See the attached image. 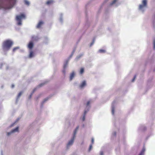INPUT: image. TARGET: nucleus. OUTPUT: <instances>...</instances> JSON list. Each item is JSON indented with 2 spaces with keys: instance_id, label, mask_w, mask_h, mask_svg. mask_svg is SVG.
Returning <instances> with one entry per match:
<instances>
[{
  "instance_id": "obj_26",
  "label": "nucleus",
  "mask_w": 155,
  "mask_h": 155,
  "mask_svg": "<svg viewBox=\"0 0 155 155\" xmlns=\"http://www.w3.org/2000/svg\"><path fill=\"white\" fill-rule=\"evenodd\" d=\"M24 2H25V4L26 5L29 6L30 5V2L28 1L27 0H24Z\"/></svg>"
},
{
  "instance_id": "obj_28",
  "label": "nucleus",
  "mask_w": 155,
  "mask_h": 155,
  "mask_svg": "<svg viewBox=\"0 0 155 155\" xmlns=\"http://www.w3.org/2000/svg\"><path fill=\"white\" fill-rule=\"evenodd\" d=\"M98 52L100 53H104L106 52V51L103 49H100L98 50Z\"/></svg>"
},
{
  "instance_id": "obj_32",
  "label": "nucleus",
  "mask_w": 155,
  "mask_h": 155,
  "mask_svg": "<svg viewBox=\"0 0 155 155\" xmlns=\"http://www.w3.org/2000/svg\"><path fill=\"white\" fill-rule=\"evenodd\" d=\"M95 41V40L94 39L93 41V42L91 44V45H90V46H91L92 45H93V44H94V42Z\"/></svg>"
},
{
  "instance_id": "obj_27",
  "label": "nucleus",
  "mask_w": 155,
  "mask_h": 155,
  "mask_svg": "<svg viewBox=\"0 0 155 155\" xmlns=\"http://www.w3.org/2000/svg\"><path fill=\"white\" fill-rule=\"evenodd\" d=\"M84 68H81V69H80V74H82L84 72Z\"/></svg>"
},
{
  "instance_id": "obj_3",
  "label": "nucleus",
  "mask_w": 155,
  "mask_h": 155,
  "mask_svg": "<svg viewBox=\"0 0 155 155\" xmlns=\"http://www.w3.org/2000/svg\"><path fill=\"white\" fill-rule=\"evenodd\" d=\"M13 44V42L10 40H7L4 41L2 44V48L4 51H8Z\"/></svg>"
},
{
  "instance_id": "obj_20",
  "label": "nucleus",
  "mask_w": 155,
  "mask_h": 155,
  "mask_svg": "<svg viewBox=\"0 0 155 155\" xmlns=\"http://www.w3.org/2000/svg\"><path fill=\"white\" fill-rule=\"evenodd\" d=\"M145 151V148L143 147L142 150L140 153L139 155H143L144 153V152Z\"/></svg>"
},
{
  "instance_id": "obj_39",
  "label": "nucleus",
  "mask_w": 155,
  "mask_h": 155,
  "mask_svg": "<svg viewBox=\"0 0 155 155\" xmlns=\"http://www.w3.org/2000/svg\"><path fill=\"white\" fill-rule=\"evenodd\" d=\"M104 153L102 151H101L100 153V155H103Z\"/></svg>"
},
{
  "instance_id": "obj_2",
  "label": "nucleus",
  "mask_w": 155,
  "mask_h": 155,
  "mask_svg": "<svg viewBox=\"0 0 155 155\" xmlns=\"http://www.w3.org/2000/svg\"><path fill=\"white\" fill-rule=\"evenodd\" d=\"M147 2L148 0H142L141 3L138 6V11L143 13L147 7Z\"/></svg>"
},
{
  "instance_id": "obj_19",
  "label": "nucleus",
  "mask_w": 155,
  "mask_h": 155,
  "mask_svg": "<svg viewBox=\"0 0 155 155\" xmlns=\"http://www.w3.org/2000/svg\"><path fill=\"white\" fill-rule=\"evenodd\" d=\"M75 75V73L74 72H73L70 74V80L71 81L72 80L73 78H74Z\"/></svg>"
},
{
  "instance_id": "obj_22",
  "label": "nucleus",
  "mask_w": 155,
  "mask_h": 155,
  "mask_svg": "<svg viewBox=\"0 0 155 155\" xmlns=\"http://www.w3.org/2000/svg\"><path fill=\"white\" fill-rule=\"evenodd\" d=\"M53 2H54V1L53 0H51L48 1L46 3L47 5H49L53 3Z\"/></svg>"
},
{
  "instance_id": "obj_14",
  "label": "nucleus",
  "mask_w": 155,
  "mask_h": 155,
  "mask_svg": "<svg viewBox=\"0 0 155 155\" xmlns=\"http://www.w3.org/2000/svg\"><path fill=\"white\" fill-rule=\"evenodd\" d=\"M23 91H21L18 94L17 96L16 101V103L18 102V99L20 98V96L23 93Z\"/></svg>"
},
{
  "instance_id": "obj_7",
  "label": "nucleus",
  "mask_w": 155,
  "mask_h": 155,
  "mask_svg": "<svg viewBox=\"0 0 155 155\" xmlns=\"http://www.w3.org/2000/svg\"><path fill=\"white\" fill-rule=\"evenodd\" d=\"M45 84V83L44 82V83H42L41 84H39L38 86H37L36 88H35L32 92L31 93L29 97V98H30L32 95H33V94L34 93V92L37 90V89L40 87H42V86H44V84Z\"/></svg>"
},
{
  "instance_id": "obj_34",
  "label": "nucleus",
  "mask_w": 155,
  "mask_h": 155,
  "mask_svg": "<svg viewBox=\"0 0 155 155\" xmlns=\"http://www.w3.org/2000/svg\"><path fill=\"white\" fill-rule=\"evenodd\" d=\"M92 148V145H90V147L89 149V151H90Z\"/></svg>"
},
{
  "instance_id": "obj_24",
  "label": "nucleus",
  "mask_w": 155,
  "mask_h": 155,
  "mask_svg": "<svg viewBox=\"0 0 155 155\" xmlns=\"http://www.w3.org/2000/svg\"><path fill=\"white\" fill-rule=\"evenodd\" d=\"M77 131H78L76 130H74V132H73V136L72 137V138H75L76 137V135L77 134Z\"/></svg>"
},
{
  "instance_id": "obj_12",
  "label": "nucleus",
  "mask_w": 155,
  "mask_h": 155,
  "mask_svg": "<svg viewBox=\"0 0 155 155\" xmlns=\"http://www.w3.org/2000/svg\"><path fill=\"white\" fill-rule=\"evenodd\" d=\"M115 104V101H114L112 104V105H111V108H112V110H111V112L112 114V115H114V104Z\"/></svg>"
},
{
  "instance_id": "obj_47",
  "label": "nucleus",
  "mask_w": 155,
  "mask_h": 155,
  "mask_svg": "<svg viewBox=\"0 0 155 155\" xmlns=\"http://www.w3.org/2000/svg\"><path fill=\"white\" fill-rule=\"evenodd\" d=\"M2 64H1V66H2Z\"/></svg>"
},
{
  "instance_id": "obj_38",
  "label": "nucleus",
  "mask_w": 155,
  "mask_h": 155,
  "mask_svg": "<svg viewBox=\"0 0 155 155\" xmlns=\"http://www.w3.org/2000/svg\"><path fill=\"white\" fill-rule=\"evenodd\" d=\"M79 126H78L76 128V129H75V130H77V131H78V129H79Z\"/></svg>"
},
{
  "instance_id": "obj_13",
  "label": "nucleus",
  "mask_w": 155,
  "mask_h": 155,
  "mask_svg": "<svg viewBox=\"0 0 155 155\" xmlns=\"http://www.w3.org/2000/svg\"><path fill=\"white\" fill-rule=\"evenodd\" d=\"M33 46L34 44L32 41L30 42L28 45V47L30 50L32 49Z\"/></svg>"
},
{
  "instance_id": "obj_5",
  "label": "nucleus",
  "mask_w": 155,
  "mask_h": 155,
  "mask_svg": "<svg viewBox=\"0 0 155 155\" xmlns=\"http://www.w3.org/2000/svg\"><path fill=\"white\" fill-rule=\"evenodd\" d=\"M91 101H89L87 102V103L86 104V108L84 111V115H85V116L86 114H87V112L89 111L90 108V104H91Z\"/></svg>"
},
{
  "instance_id": "obj_15",
  "label": "nucleus",
  "mask_w": 155,
  "mask_h": 155,
  "mask_svg": "<svg viewBox=\"0 0 155 155\" xmlns=\"http://www.w3.org/2000/svg\"><path fill=\"white\" fill-rule=\"evenodd\" d=\"M39 39V38L37 36L33 35L32 36V39L34 41H37Z\"/></svg>"
},
{
  "instance_id": "obj_17",
  "label": "nucleus",
  "mask_w": 155,
  "mask_h": 155,
  "mask_svg": "<svg viewBox=\"0 0 155 155\" xmlns=\"http://www.w3.org/2000/svg\"><path fill=\"white\" fill-rule=\"evenodd\" d=\"M43 24L44 22L43 21H39L37 25L36 28H40Z\"/></svg>"
},
{
  "instance_id": "obj_16",
  "label": "nucleus",
  "mask_w": 155,
  "mask_h": 155,
  "mask_svg": "<svg viewBox=\"0 0 155 155\" xmlns=\"http://www.w3.org/2000/svg\"><path fill=\"white\" fill-rule=\"evenodd\" d=\"M49 98L48 97H47L45 98L43 101L41 102V107L42 108L43 107V105L48 100Z\"/></svg>"
},
{
  "instance_id": "obj_43",
  "label": "nucleus",
  "mask_w": 155,
  "mask_h": 155,
  "mask_svg": "<svg viewBox=\"0 0 155 155\" xmlns=\"http://www.w3.org/2000/svg\"><path fill=\"white\" fill-rule=\"evenodd\" d=\"M15 87V85L14 84H12V88H13Z\"/></svg>"
},
{
  "instance_id": "obj_21",
  "label": "nucleus",
  "mask_w": 155,
  "mask_h": 155,
  "mask_svg": "<svg viewBox=\"0 0 155 155\" xmlns=\"http://www.w3.org/2000/svg\"><path fill=\"white\" fill-rule=\"evenodd\" d=\"M75 49H74L72 52L71 54L69 56V58H68V59H69V60H70L72 58V57L74 53L75 52Z\"/></svg>"
},
{
  "instance_id": "obj_36",
  "label": "nucleus",
  "mask_w": 155,
  "mask_h": 155,
  "mask_svg": "<svg viewBox=\"0 0 155 155\" xmlns=\"http://www.w3.org/2000/svg\"><path fill=\"white\" fill-rule=\"evenodd\" d=\"M153 27L155 28V20H154V21H153Z\"/></svg>"
},
{
  "instance_id": "obj_35",
  "label": "nucleus",
  "mask_w": 155,
  "mask_h": 155,
  "mask_svg": "<svg viewBox=\"0 0 155 155\" xmlns=\"http://www.w3.org/2000/svg\"><path fill=\"white\" fill-rule=\"evenodd\" d=\"M136 75H135V76H134V78H133L132 79V82H133L134 81V80H135V78H136Z\"/></svg>"
},
{
  "instance_id": "obj_33",
  "label": "nucleus",
  "mask_w": 155,
  "mask_h": 155,
  "mask_svg": "<svg viewBox=\"0 0 155 155\" xmlns=\"http://www.w3.org/2000/svg\"><path fill=\"white\" fill-rule=\"evenodd\" d=\"M85 115H83V117L82 118V120L83 121H84V120H85Z\"/></svg>"
},
{
  "instance_id": "obj_42",
  "label": "nucleus",
  "mask_w": 155,
  "mask_h": 155,
  "mask_svg": "<svg viewBox=\"0 0 155 155\" xmlns=\"http://www.w3.org/2000/svg\"><path fill=\"white\" fill-rule=\"evenodd\" d=\"M113 136H115L116 135V132H114L113 134Z\"/></svg>"
},
{
  "instance_id": "obj_40",
  "label": "nucleus",
  "mask_w": 155,
  "mask_h": 155,
  "mask_svg": "<svg viewBox=\"0 0 155 155\" xmlns=\"http://www.w3.org/2000/svg\"><path fill=\"white\" fill-rule=\"evenodd\" d=\"M45 39L46 41H48V38L47 37H45Z\"/></svg>"
},
{
  "instance_id": "obj_29",
  "label": "nucleus",
  "mask_w": 155,
  "mask_h": 155,
  "mask_svg": "<svg viewBox=\"0 0 155 155\" xmlns=\"http://www.w3.org/2000/svg\"><path fill=\"white\" fill-rule=\"evenodd\" d=\"M19 48V47H17L14 48L13 49V51L15 52L16 50L18 49Z\"/></svg>"
},
{
  "instance_id": "obj_11",
  "label": "nucleus",
  "mask_w": 155,
  "mask_h": 155,
  "mask_svg": "<svg viewBox=\"0 0 155 155\" xmlns=\"http://www.w3.org/2000/svg\"><path fill=\"white\" fill-rule=\"evenodd\" d=\"M70 60L68 59L66 60L64 62V65H63V68H66L68 67V62Z\"/></svg>"
},
{
  "instance_id": "obj_1",
  "label": "nucleus",
  "mask_w": 155,
  "mask_h": 155,
  "mask_svg": "<svg viewBox=\"0 0 155 155\" xmlns=\"http://www.w3.org/2000/svg\"><path fill=\"white\" fill-rule=\"evenodd\" d=\"M17 0H0V9L9 10L15 5Z\"/></svg>"
},
{
  "instance_id": "obj_45",
  "label": "nucleus",
  "mask_w": 155,
  "mask_h": 155,
  "mask_svg": "<svg viewBox=\"0 0 155 155\" xmlns=\"http://www.w3.org/2000/svg\"><path fill=\"white\" fill-rule=\"evenodd\" d=\"M83 127H84V124H83Z\"/></svg>"
},
{
  "instance_id": "obj_6",
  "label": "nucleus",
  "mask_w": 155,
  "mask_h": 155,
  "mask_svg": "<svg viewBox=\"0 0 155 155\" xmlns=\"http://www.w3.org/2000/svg\"><path fill=\"white\" fill-rule=\"evenodd\" d=\"M18 129H19L18 127H17L15 129L12 130L10 132H7L6 135L8 136H10L11 135L13 134H14L15 132H18Z\"/></svg>"
},
{
  "instance_id": "obj_9",
  "label": "nucleus",
  "mask_w": 155,
  "mask_h": 155,
  "mask_svg": "<svg viewBox=\"0 0 155 155\" xmlns=\"http://www.w3.org/2000/svg\"><path fill=\"white\" fill-rule=\"evenodd\" d=\"M86 85V81H83L79 85V87L80 89H83Z\"/></svg>"
},
{
  "instance_id": "obj_23",
  "label": "nucleus",
  "mask_w": 155,
  "mask_h": 155,
  "mask_svg": "<svg viewBox=\"0 0 155 155\" xmlns=\"http://www.w3.org/2000/svg\"><path fill=\"white\" fill-rule=\"evenodd\" d=\"M60 21L61 23H62L63 22V14L62 13H61L60 14Z\"/></svg>"
},
{
  "instance_id": "obj_18",
  "label": "nucleus",
  "mask_w": 155,
  "mask_h": 155,
  "mask_svg": "<svg viewBox=\"0 0 155 155\" xmlns=\"http://www.w3.org/2000/svg\"><path fill=\"white\" fill-rule=\"evenodd\" d=\"M34 57V54L33 52L31 51H30V54H29V56H28L29 58H31Z\"/></svg>"
},
{
  "instance_id": "obj_31",
  "label": "nucleus",
  "mask_w": 155,
  "mask_h": 155,
  "mask_svg": "<svg viewBox=\"0 0 155 155\" xmlns=\"http://www.w3.org/2000/svg\"><path fill=\"white\" fill-rule=\"evenodd\" d=\"M62 72L64 74H65L66 73V68H64L62 70Z\"/></svg>"
},
{
  "instance_id": "obj_10",
  "label": "nucleus",
  "mask_w": 155,
  "mask_h": 155,
  "mask_svg": "<svg viewBox=\"0 0 155 155\" xmlns=\"http://www.w3.org/2000/svg\"><path fill=\"white\" fill-rule=\"evenodd\" d=\"M84 53H82L79 54L77 56L75 59V60L76 61H78L79 59H80L83 55Z\"/></svg>"
},
{
  "instance_id": "obj_8",
  "label": "nucleus",
  "mask_w": 155,
  "mask_h": 155,
  "mask_svg": "<svg viewBox=\"0 0 155 155\" xmlns=\"http://www.w3.org/2000/svg\"><path fill=\"white\" fill-rule=\"evenodd\" d=\"M74 139L75 138L72 137L71 140L69 141L67 145V149H68L73 145Z\"/></svg>"
},
{
  "instance_id": "obj_44",
  "label": "nucleus",
  "mask_w": 155,
  "mask_h": 155,
  "mask_svg": "<svg viewBox=\"0 0 155 155\" xmlns=\"http://www.w3.org/2000/svg\"><path fill=\"white\" fill-rule=\"evenodd\" d=\"M1 155H3V154H2V151H1Z\"/></svg>"
},
{
  "instance_id": "obj_41",
  "label": "nucleus",
  "mask_w": 155,
  "mask_h": 155,
  "mask_svg": "<svg viewBox=\"0 0 155 155\" xmlns=\"http://www.w3.org/2000/svg\"><path fill=\"white\" fill-rule=\"evenodd\" d=\"M91 142L92 143H94V138H92L91 139Z\"/></svg>"
},
{
  "instance_id": "obj_30",
  "label": "nucleus",
  "mask_w": 155,
  "mask_h": 155,
  "mask_svg": "<svg viewBox=\"0 0 155 155\" xmlns=\"http://www.w3.org/2000/svg\"><path fill=\"white\" fill-rule=\"evenodd\" d=\"M153 49H155V39H154L153 42Z\"/></svg>"
},
{
  "instance_id": "obj_4",
  "label": "nucleus",
  "mask_w": 155,
  "mask_h": 155,
  "mask_svg": "<svg viewBox=\"0 0 155 155\" xmlns=\"http://www.w3.org/2000/svg\"><path fill=\"white\" fill-rule=\"evenodd\" d=\"M23 18H25V15L24 14L18 15L16 17V20L18 21L17 25H22L21 20Z\"/></svg>"
},
{
  "instance_id": "obj_37",
  "label": "nucleus",
  "mask_w": 155,
  "mask_h": 155,
  "mask_svg": "<svg viewBox=\"0 0 155 155\" xmlns=\"http://www.w3.org/2000/svg\"><path fill=\"white\" fill-rule=\"evenodd\" d=\"M15 123H13L10 126V127H11L13 126L14 125V124H15Z\"/></svg>"
},
{
  "instance_id": "obj_25",
  "label": "nucleus",
  "mask_w": 155,
  "mask_h": 155,
  "mask_svg": "<svg viewBox=\"0 0 155 155\" xmlns=\"http://www.w3.org/2000/svg\"><path fill=\"white\" fill-rule=\"evenodd\" d=\"M118 0H113L112 2L110 3V6H111L115 4Z\"/></svg>"
},
{
  "instance_id": "obj_46",
  "label": "nucleus",
  "mask_w": 155,
  "mask_h": 155,
  "mask_svg": "<svg viewBox=\"0 0 155 155\" xmlns=\"http://www.w3.org/2000/svg\"><path fill=\"white\" fill-rule=\"evenodd\" d=\"M118 5H117V4H116V6H117Z\"/></svg>"
}]
</instances>
